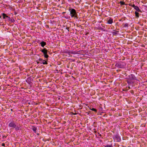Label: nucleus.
Here are the masks:
<instances>
[{
  "label": "nucleus",
  "mask_w": 147,
  "mask_h": 147,
  "mask_svg": "<svg viewBox=\"0 0 147 147\" xmlns=\"http://www.w3.org/2000/svg\"><path fill=\"white\" fill-rule=\"evenodd\" d=\"M105 147H113V146L111 144V145L107 144L104 146Z\"/></svg>",
  "instance_id": "obj_18"
},
{
  "label": "nucleus",
  "mask_w": 147,
  "mask_h": 147,
  "mask_svg": "<svg viewBox=\"0 0 147 147\" xmlns=\"http://www.w3.org/2000/svg\"><path fill=\"white\" fill-rule=\"evenodd\" d=\"M69 1H71V2H72V1H74V0H68Z\"/></svg>",
  "instance_id": "obj_30"
},
{
  "label": "nucleus",
  "mask_w": 147,
  "mask_h": 147,
  "mask_svg": "<svg viewBox=\"0 0 147 147\" xmlns=\"http://www.w3.org/2000/svg\"><path fill=\"white\" fill-rule=\"evenodd\" d=\"M100 30H103V28H101V27H100V29H99Z\"/></svg>",
  "instance_id": "obj_29"
},
{
  "label": "nucleus",
  "mask_w": 147,
  "mask_h": 147,
  "mask_svg": "<svg viewBox=\"0 0 147 147\" xmlns=\"http://www.w3.org/2000/svg\"><path fill=\"white\" fill-rule=\"evenodd\" d=\"M2 18L3 19H5V20L8 21L9 20L10 17L7 15V14L3 13L1 14Z\"/></svg>",
  "instance_id": "obj_3"
},
{
  "label": "nucleus",
  "mask_w": 147,
  "mask_h": 147,
  "mask_svg": "<svg viewBox=\"0 0 147 147\" xmlns=\"http://www.w3.org/2000/svg\"><path fill=\"white\" fill-rule=\"evenodd\" d=\"M127 82L129 84H131V82L130 81H129V80H127Z\"/></svg>",
  "instance_id": "obj_24"
},
{
  "label": "nucleus",
  "mask_w": 147,
  "mask_h": 147,
  "mask_svg": "<svg viewBox=\"0 0 147 147\" xmlns=\"http://www.w3.org/2000/svg\"><path fill=\"white\" fill-rule=\"evenodd\" d=\"M136 6H135L134 4H133L132 5V7H134V9L135 7Z\"/></svg>",
  "instance_id": "obj_25"
},
{
  "label": "nucleus",
  "mask_w": 147,
  "mask_h": 147,
  "mask_svg": "<svg viewBox=\"0 0 147 147\" xmlns=\"http://www.w3.org/2000/svg\"><path fill=\"white\" fill-rule=\"evenodd\" d=\"M76 113H74V115H76Z\"/></svg>",
  "instance_id": "obj_35"
},
{
  "label": "nucleus",
  "mask_w": 147,
  "mask_h": 147,
  "mask_svg": "<svg viewBox=\"0 0 147 147\" xmlns=\"http://www.w3.org/2000/svg\"><path fill=\"white\" fill-rule=\"evenodd\" d=\"M15 20L14 19L13 20H12V19H11L10 18V19L9 20H8V22L9 21H10L11 22H13Z\"/></svg>",
  "instance_id": "obj_23"
},
{
  "label": "nucleus",
  "mask_w": 147,
  "mask_h": 147,
  "mask_svg": "<svg viewBox=\"0 0 147 147\" xmlns=\"http://www.w3.org/2000/svg\"><path fill=\"white\" fill-rule=\"evenodd\" d=\"M41 46L42 47H43L45 46V45L46 44V43L44 41H42L40 43Z\"/></svg>",
  "instance_id": "obj_12"
},
{
  "label": "nucleus",
  "mask_w": 147,
  "mask_h": 147,
  "mask_svg": "<svg viewBox=\"0 0 147 147\" xmlns=\"http://www.w3.org/2000/svg\"><path fill=\"white\" fill-rule=\"evenodd\" d=\"M36 62L38 64V63H40L41 64H42L41 62H38V61H36Z\"/></svg>",
  "instance_id": "obj_28"
},
{
  "label": "nucleus",
  "mask_w": 147,
  "mask_h": 147,
  "mask_svg": "<svg viewBox=\"0 0 147 147\" xmlns=\"http://www.w3.org/2000/svg\"><path fill=\"white\" fill-rule=\"evenodd\" d=\"M90 110L92 111H94L96 113L97 111V110L94 108H92V109H90Z\"/></svg>",
  "instance_id": "obj_20"
},
{
  "label": "nucleus",
  "mask_w": 147,
  "mask_h": 147,
  "mask_svg": "<svg viewBox=\"0 0 147 147\" xmlns=\"http://www.w3.org/2000/svg\"><path fill=\"white\" fill-rule=\"evenodd\" d=\"M138 12H137V11H136L135 12V16L137 18H138L139 17V13H138Z\"/></svg>",
  "instance_id": "obj_15"
},
{
  "label": "nucleus",
  "mask_w": 147,
  "mask_h": 147,
  "mask_svg": "<svg viewBox=\"0 0 147 147\" xmlns=\"http://www.w3.org/2000/svg\"><path fill=\"white\" fill-rule=\"evenodd\" d=\"M129 79L131 80H136V78L135 76L133 74H131L129 76Z\"/></svg>",
  "instance_id": "obj_6"
},
{
  "label": "nucleus",
  "mask_w": 147,
  "mask_h": 147,
  "mask_svg": "<svg viewBox=\"0 0 147 147\" xmlns=\"http://www.w3.org/2000/svg\"><path fill=\"white\" fill-rule=\"evenodd\" d=\"M124 64L123 62L117 63L115 64V66L118 68H122L124 67Z\"/></svg>",
  "instance_id": "obj_2"
},
{
  "label": "nucleus",
  "mask_w": 147,
  "mask_h": 147,
  "mask_svg": "<svg viewBox=\"0 0 147 147\" xmlns=\"http://www.w3.org/2000/svg\"><path fill=\"white\" fill-rule=\"evenodd\" d=\"M40 51L43 53L44 55L47 54L48 51V50L46 48H44L43 49L40 50Z\"/></svg>",
  "instance_id": "obj_7"
},
{
  "label": "nucleus",
  "mask_w": 147,
  "mask_h": 147,
  "mask_svg": "<svg viewBox=\"0 0 147 147\" xmlns=\"http://www.w3.org/2000/svg\"><path fill=\"white\" fill-rule=\"evenodd\" d=\"M44 57H45L46 58V59H48V57H49V56L48 55L47 53L44 55Z\"/></svg>",
  "instance_id": "obj_21"
},
{
  "label": "nucleus",
  "mask_w": 147,
  "mask_h": 147,
  "mask_svg": "<svg viewBox=\"0 0 147 147\" xmlns=\"http://www.w3.org/2000/svg\"><path fill=\"white\" fill-rule=\"evenodd\" d=\"M36 134H37V135L38 136L39 135H40V134H39V133H36Z\"/></svg>",
  "instance_id": "obj_33"
},
{
  "label": "nucleus",
  "mask_w": 147,
  "mask_h": 147,
  "mask_svg": "<svg viewBox=\"0 0 147 147\" xmlns=\"http://www.w3.org/2000/svg\"><path fill=\"white\" fill-rule=\"evenodd\" d=\"M100 136H101V134H100Z\"/></svg>",
  "instance_id": "obj_37"
},
{
  "label": "nucleus",
  "mask_w": 147,
  "mask_h": 147,
  "mask_svg": "<svg viewBox=\"0 0 147 147\" xmlns=\"http://www.w3.org/2000/svg\"><path fill=\"white\" fill-rule=\"evenodd\" d=\"M48 61V59H46V60H43L42 61L41 63L42 64H43V65H47V64L48 63L47 61Z\"/></svg>",
  "instance_id": "obj_13"
},
{
  "label": "nucleus",
  "mask_w": 147,
  "mask_h": 147,
  "mask_svg": "<svg viewBox=\"0 0 147 147\" xmlns=\"http://www.w3.org/2000/svg\"><path fill=\"white\" fill-rule=\"evenodd\" d=\"M122 25L123 26V27H127L128 26V23L124 24V23H123Z\"/></svg>",
  "instance_id": "obj_16"
},
{
  "label": "nucleus",
  "mask_w": 147,
  "mask_h": 147,
  "mask_svg": "<svg viewBox=\"0 0 147 147\" xmlns=\"http://www.w3.org/2000/svg\"><path fill=\"white\" fill-rule=\"evenodd\" d=\"M60 0H58L59 1Z\"/></svg>",
  "instance_id": "obj_38"
},
{
  "label": "nucleus",
  "mask_w": 147,
  "mask_h": 147,
  "mask_svg": "<svg viewBox=\"0 0 147 147\" xmlns=\"http://www.w3.org/2000/svg\"><path fill=\"white\" fill-rule=\"evenodd\" d=\"M69 11L70 12V15L72 18L76 19L78 18V15L75 9L70 8L69 9Z\"/></svg>",
  "instance_id": "obj_1"
},
{
  "label": "nucleus",
  "mask_w": 147,
  "mask_h": 147,
  "mask_svg": "<svg viewBox=\"0 0 147 147\" xmlns=\"http://www.w3.org/2000/svg\"><path fill=\"white\" fill-rule=\"evenodd\" d=\"M134 9L136 10V11L138 12H140L141 13L142 11L139 8V7L138 6H136L135 8Z\"/></svg>",
  "instance_id": "obj_14"
},
{
  "label": "nucleus",
  "mask_w": 147,
  "mask_h": 147,
  "mask_svg": "<svg viewBox=\"0 0 147 147\" xmlns=\"http://www.w3.org/2000/svg\"><path fill=\"white\" fill-rule=\"evenodd\" d=\"M133 4H129V5L131 6H132V5Z\"/></svg>",
  "instance_id": "obj_32"
},
{
  "label": "nucleus",
  "mask_w": 147,
  "mask_h": 147,
  "mask_svg": "<svg viewBox=\"0 0 147 147\" xmlns=\"http://www.w3.org/2000/svg\"><path fill=\"white\" fill-rule=\"evenodd\" d=\"M1 146H4V147L5 146V144L4 143H3L2 144H1Z\"/></svg>",
  "instance_id": "obj_27"
},
{
  "label": "nucleus",
  "mask_w": 147,
  "mask_h": 147,
  "mask_svg": "<svg viewBox=\"0 0 147 147\" xmlns=\"http://www.w3.org/2000/svg\"><path fill=\"white\" fill-rule=\"evenodd\" d=\"M114 140L116 142H120L121 138L120 136L118 135H115L113 138Z\"/></svg>",
  "instance_id": "obj_4"
},
{
  "label": "nucleus",
  "mask_w": 147,
  "mask_h": 147,
  "mask_svg": "<svg viewBox=\"0 0 147 147\" xmlns=\"http://www.w3.org/2000/svg\"><path fill=\"white\" fill-rule=\"evenodd\" d=\"M32 129L35 133L36 134V130H37V129L35 126H32Z\"/></svg>",
  "instance_id": "obj_10"
},
{
  "label": "nucleus",
  "mask_w": 147,
  "mask_h": 147,
  "mask_svg": "<svg viewBox=\"0 0 147 147\" xmlns=\"http://www.w3.org/2000/svg\"><path fill=\"white\" fill-rule=\"evenodd\" d=\"M38 60L39 61H42L43 59H42L41 58H39V59H38Z\"/></svg>",
  "instance_id": "obj_26"
},
{
  "label": "nucleus",
  "mask_w": 147,
  "mask_h": 147,
  "mask_svg": "<svg viewBox=\"0 0 147 147\" xmlns=\"http://www.w3.org/2000/svg\"><path fill=\"white\" fill-rule=\"evenodd\" d=\"M8 126L10 127L14 128L16 127V125L15 122L11 121L9 124Z\"/></svg>",
  "instance_id": "obj_5"
},
{
  "label": "nucleus",
  "mask_w": 147,
  "mask_h": 147,
  "mask_svg": "<svg viewBox=\"0 0 147 147\" xmlns=\"http://www.w3.org/2000/svg\"><path fill=\"white\" fill-rule=\"evenodd\" d=\"M15 128V130L16 131H17L19 129V127L18 126H16V127Z\"/></svg>",
  "instance_id": "obj_22"
},
{
  "label": "nucleus",
  "mask_w": 147,
  "mask_h": 147,
  "mask_svg": "<svg viewBox=\"0 0 147 147\" xmlns=\"http://www.w3.org/2000/svg\"><path fill=\"white\" fill-rule=\"evenodd\" d=\"M66 29H67V30H68V31H69V28H68V27H67V28H66Z\"/></svg>",
  "instance_id": "obj_31"
},
{
  "label": "nucleus",
  "mask_w": 147,
  "mask_h": 147,
  "mask_svg": "<svg viewBox=\"0 0 147 147\" xmlns=\"http://www.w3.org/2000/svg\"><path fill=\"white\" fill-rule=\"evenodd\" d=\"M113 31H114L112 32L113 35H116L118 34L119 31L115 30H114Z\"/></svg>",
  "instance_id": "obj_11"
},
{
  "label": "nucleus",
  "mask_w": 147,
  "mask_h": 147,
  "mask_svg": "<svg viewBox=\"0 0 147 147\" xmlns=\"http://www.w3.org/2000/svg\"><path fill=\"white\" fill-rule=\"evenodd\" d=\"M0 19H1V16H0Z\"/></svg>",
  "instance_id": "obj_34"
},
{
  "label": "nucleus",
  "mask_w": 147,
  "mask_h": 147,
  "mask_svg": "<svg viewBox=\"0 0 147 147\" xmlns=\"http://www.w3.org/2000/svg\"><path fill=\"white\" fill-rule=\"evenodd\" d=\"M107 20H108L107 21V23L108 24H111L113 23V19H112L111 18L109 17L107 18Z\"/></svg>",
  "instance_id": "obj_8"
},
{
  "label": "nucleus",
  "mask_w": 147,
  "mask_h": 147,
  "mask_svg": "<svg viewBox=\"0 0 147 147\" xmlns=\"http://www.w3.org/2000/svg\"><path fill=\"white\" fill-rule=\"evenodd\" d=\"M126 18L125 17L122 18L121 19L119 20V21H122L123 22V20H125Z\"/></svg>",
  "instance_id": "obj_17"
},
{
  "label": "nucleus",
  "mask_w": 147,
  "mask_h": 147,
  "mask_svg": "<svg viewBox=\"0 0 147 147\" xmlns=\"http://www.w3.org/2000/svg\"><path fill=\"white\" fill-rule=\"evenodd\" d=\"M88 34V33H87L86 34V35L87 34Z\"/></svg>",
  "instance_id": "obj_36"
},
{
  "label": "nucleus",
  "mask_w": 147,
  "mask_h": 147,
  "mask_svg": "<svg viewBox=\"0 0 147 147\" xmlns=\"http://www.w3.org/2000/svg\"><path fill=\"white\" fill-rule=\"evenodd\" d=\"M119 3L121 4V5H125V3L124 2H123L122 1H120L119 2Z\"/></svg>",
  "instance_id": "obj_19"
},
{
  "label": "nucleus",
  "mask_w": 147,
  "mask_h": 147,
  "mask_svg": "<svg viewBox=\"0 0 147 147\" xmlns=\"http://www.w3.org/2000/svg\"><path fill=\"white\" fill-rule=\"evenodd\" d=\"M33 80L31 77H29L28 78L26 81V82L28 83L29 84H32L31 80Z\"/></svg>",
  "instance_id": "obj_9"
}]
</instances>
